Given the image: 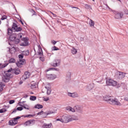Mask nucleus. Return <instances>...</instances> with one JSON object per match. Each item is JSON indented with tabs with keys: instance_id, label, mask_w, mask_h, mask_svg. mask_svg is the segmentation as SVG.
I'll list each match as a JSON object with an SVG mask.
<instances>
[{
	"instance_id": "nucleus-19",
	"label": "nucleus",
	"mask_w": 128,
	"mask_h": 128,
	"mask_svg": "<svg viewBox=\"0 0 128 128\" xmlns=\"http://www.w3.org/2000/svg\"><path fill=\"white\" fill-rule=\"evenodd\" d=\"M104 100L106 102H108V104H110V102H112V98L110 96L106 95L104 96Z\"/></svg>"
},
{
	"instance_id": "nucleus-53",
	"label": "nucleus",
	"mask_w": 128,
	"mask_h": 128,
	"mask_svg": "<svg viewBox=\"0 0 128 128\" xmlns=\"http://www.w3.org/2000/svg\"><path fill=\"white\" fill-rule=\"evenodd\" d=\"M116 86L117 88H120V86H122V85L120 84H118V82H117V84Z\"/></svg>"
},
{
	"instance_id": "nucleus-14",
	"label": "nucleus",
	"mask_w": 128,
	"mask_h": 128,
	"mask_svg": "<svg viewBox=\"0 0 128 128\" xmlns=\"http://www.w3.org/2000/svg\"><path fill=\"white\" fill-rule=\"evenodd\" d=\"M46 77L48 80H54V78H56V76L52 74H46Z\"/></svg>"
},
{
	"instance_id": "nucleus-49",
	"label": "nucleus",
	"mask_w": 128,
	"mask_h": 128,
	"mask_svg": "<svg viewBox=\"0 0 128 128\" xmlns=\"http://www.w3.org/2000/svg\"><path fill=\"white\" fill-rule=\"evenodd\" d=\"M40 58L42 60V62H44V57L41 56Z\"/></svg>"
},
{
	"instance_id": "nucleus-27",
	"label": "nucleus",
	"mask_w": 128,
	"mask_h": 128,
	"mask_svg": "<svg viewBox=\"0 0 128 128\" xmlns=\"http://www.w3.org/2000/svg\"><path fill=\"white\" fill-rule=\"evenodd\" d=\"M71 76H72V73L70 72H67L66 76V80H70Z\"/></svg>"
},
{
	"instance_id": "nucleus-36",
	"label": "nucleus",
	"mask_w": 128,
	"mask_h": 128,
	"mask_svg": "<svg viewBox=\"0 0 128 128\" xmlns=\"http://www.w3.org/2000/svg\"><path fill=\"white\" fill-rule=\"evenodd\" d=\"M30 100H36V96H31L30 97Z\"/></svg>"
},
{
	"instance_id": "nucleus-50",
	"label": "nucleus",
	"mask_w": 128,
	"mask_h": 128,
	"mask_svg": "<svg viewBox=\"0 0 128 128\" xmlns=\"http://www.w3.org/2000/svg\"><path fill=\"white\" fill-rule=\"evenodd\" d=\"M14 103V100H10L9 102L10 104H12Z\"/></svg>"
},
{
	"instance_id": "nucleus-4",
	"label": "nucleus",
	"mask_w": 128,
	"mask_h": 128,
	"mask_svg": "<svg viewBox=\"0 0 128 128\" xmlns=\"http://www.w3.org/2000/svg\"><path fill=\"white\" fill-rule=\"evenodd\" d=\"M110 104H113L114 106H122V103L118 101V100L116 98H112L110 102Z\"/></svg>"
},
{
	"instance_id": "nucleus-56",
	"label": "nucleus",
	"mask_w": 128,
	"mask_h": 128,
	"mask_svg": "<svg viewBox=\"0 0 128 128\" xmlns=\"http://www.w3.org/2000/svg\"><path fill=\"white\" fill-rule=\"evenodd\" d=\"M124 100H126V102H128V96H125L124 98Z\"/></svg>"
},
{
	"instance_id": "nucleus-5",
	"label": "nucleus",
	"mask_w": 128,
	"mask_h": 128,
	"mask_svg": "<svg viewBox=\"0 0 128 128\" xmlns=\"http://www.w3.org/2000/svg\"><path fill=\"white\" fill-rule=\"evenodd\" d=\"M116 76L119 78V80H122L126 76V73L120 72H117L116 73Z\"/></svg>"
},
{
	"instance_id": "nucleus-42",
	"label": "nucleus",
	"mask_w": 128,
	"mask_h": 128,
	"mask_svg": "<svg viewBox=\"0 0 128 128\" xmlns=\"http://www.w3.org/2000/svg\"><path fill=\"white\" fill-rule=\"evenodd\" d=\"M18 58H20V60H22V58H24V54H20L18 56Z\"/></svg>"
},
{
	"instance_id": "nucleus-34",
	"label": "nucleus",
	"mask_w": 128,
	"mask_h": 128,
	"mask_svg": "<svg viewBox=\"0 0 128 128\" xmlns=\"http://www.w3.org/2000/svg\"><path fill=\"white\" fill-rule=\"evenodd\" d=\"M9 64H12V62H16V60L14 58H12L9 60Z\"/></svg>"
},
{
	"instance_id": "nucleus-28",
	"label": "nucleus",
	"mask_w": 128,
	"mask_h": 128,
	"mask_svg": "<svg viewBox=\"0 0 128 128\" xmlns=\"http://www.w3.org/2000/svg\"><path fill=\"white\" fill-rule=\"evenodd\" d=\"M35 108H38V110H40V108H44V106L42 105L38 104L37 105H36L34 106Z\"/></svg>"
},
{
	"instance_id": "nucleus-63",
	"label": "nucleus",
	"mask_w": 128,
	"mask_h": 128,
	"mask_svg": "<svg viewBox=\"0 0 128 128\" xmlns=\"http://www.w3.org/2000/svg\"><path fill=\"white\" fill-rule=\"evenodd\" d=\"M9 52L10 54H12V50L11 49H9Z\"/></svg>"
},
{
	"instance_id": "nucleus-30",
	"label": "nucleus",
	"mask_w": 128,
	"mask_h": 128,
	"mask_svg": "<svg viewBox=\"0 0 128 128\" xmlns=\"http://www.w3.org/2000/svg\"><path fill=\"white\" fill-rule=\"evenodd\" d=\"M24 110L22 107H18L17 108L16 110H14L12 113L13 114V112H16V110Z\"/></svg>"
},
{
	"instance_id": "nucleus-43",
	"label": "nucleus",
	"mask_w": 128,
	"mask_h": 128,
	"mask_svg": "<svg viewBox=\"0 0 128 128\" xmlns=\"http://www.w3.org/2000/svg\"><path fill=\"white\" fill-rule=\"evenodd\" d=\"M122 86L124 90H126V84H122Z\"/></svg>"
},
{
	"instance_id": "nucleus-41",
	"label": "nucleus",
	"mask_w": 128,
	"mask_h": 128,
	"mask_svg": "<svg viewBox=\"0 0 128 128\" xmlns=\"http://www.w3.org/2000/svg\"><path fill=\"white\" fill-rule=\"evenodd\" d=\"M13 42H15V44H18V42H20V39L18 38H15L14 40H13Z\"/></svg>"
},
{
	"instance_id": "nucleus-40",
	"label": "nucleus",
	"mask_w": 128,
	"mask_h": 128,
	"mask_svg": "<svg viewBox=\"0 0 128 128\" xmlns=\"http://www.w3.org/2000/svg\"><path fill=\"white\" fill-rule=\"evenodd\" d=\"M60 49L56 46H54L52 48V50H58Z\"/></svg>"
},
{
	"instance_id": "nucleus-7",
	"label": "nucleus",
	"mask_w": 128,
	"mask_h": 128,
	"mask_svg": "<svg viewBox=\"0 0 128 128\" xmlns=\"http://www.w3.org/2000/svg\"><path fill=\"white\" fill-rule=\"evenodd\" d=\"M8 36H9V38L10 40L14 42V40H16V34H12V32H8Z\"/></svg>"
},
{
	"instance_id": "nucleus-45",
	"label": "nucleus",
	"mask_w": 128,
	"mask_h": 128,
	"mask_svg": "<svg viewBox=\"0 0 128 128\" xmlns=\"http://www.w3.org/2000/svg\"><path fill=\"white\" fill-rule=\"evenodd\" d=\"M6 16L4 15L3 16H2L1 20H6Z\"/></svg>"
},
{
	"instance_id": "nucleus-20",
	"label": "nucleus",
	"mask_w": 128,
	"mask_h": 128,
	"mask_svg": "<svg viewBox=\"0 0 128 128\" xmlns=\"http://www.w3.org/2000/svg\"><path fill=\"white\" fill-rule=\"evenodd\" d=\"M38 84L36 82H34V81L31 82V88H32V90H34V88H36Z\"/></svg>"
},
{
	"instance_id": "nucleus-57",
	"label": "nucleus",
	"mask_w": 128,
	"mask_h": 128,
	"mask_svg": "<svg viewBox=\"0 0 128 128\" xmlns=\"http://www.w3.org/2000/svg\"><path fill=\"white\" fill-rule=\"evenodd\" d=\"M12 70V68H10L8 70L7 72L9 73Z\"/></svg>"
},
{
	"instance_id": "nucleus-48",
	"label": "nucleus",
	"mask_w": 128,
	"mask_h": 128,
	"mask_svg": "<svg viewBox=\"0 0 128 128\" xmlns=\"http://www.w3.org/2000/svg\"><path fill=\"white\" fill-rule=\"evenodd\" d=\"M5 76H8V78H10V73L7 72Z\"/></svg>"
},
{
	"instance_id": "nucleus-26",
	"label": "nucleus",
	"mask_w": 128,
	"mask_h": 128,
	"mask_svg": "<svg viewBox=\"0 0 128 128\" xmlns=\"http://www.w3.org/2000/svg\"><path fill=\"white\" fill-rule=\"evenodd\" d=\"M52 128V124H44L42 126V128Z\"/></svg>"
},
{
	"instance_id": "nucleus-23",
	"label": "nucleus",
	"mask_w": 128,
	"mask_h": 128,
	"mask_svg": "<svg viewBox=\"0 0 128 128\" xmlns=\"http://www.w3.org/2000/svg\"><path fill=\"white\" fill-rule=\"evenodd\" d=\"M94 88V84H89L87 86L86 90H92Z\"/></svg>"
},
{
	"instance_id": "nucleus-32",
	"label": "nucleus",
	"mask_w": 128,
	"mask_h": 128,
	"mask_svg": "<svg viewBox=\"0 0 128 128\" xmlns=\"http://www.w3.org/2000/svg\"><path fill=\"white\" fill-rule=\"evenodd\" d=\"M4 88V84L2 83H0V92H2Z\"/></svg>"
},
{
	"instance_id": "nucleus-21",
	"label": "nucleus",
	"mask_w": 128,
	"mask_h": 128,
	"mask_svg": "<svg viewBox=\"0 0 128 128\" xmlns=\"http://www.w3.org/2000/svg\"><path fill=\"white\" fill-rule=\"evenodd\" d=\"M72 120H78V118L76 116L70 115V122Z\"/></svg>"
},
{
	"instance_id": "nucleus-62",
	"label": "nucleus",
	"mask_w": 128,
	"mask_h": 128,
	"mask_svg": "<svg viewBox=\"0 0 128 128\" xmlns=\"http://www.w3.org/2000/svg\"><path fill=\"white\" fill-rule=\"evenodd\" d=\"M28 96L26 95V96H24V98H28Z\"/></svg>"
},
{
	"instance_id": "nucleus-12",
	"label": "nucleus",
	"mask_w": 128,
	"mask_h": 128,
	"mask_svg": "<svg viewBox=\"0 0 128 128\" xmlns=\"http://www.w3.org/2000/svg\"><path fill=\"white\" fill-rule=\"evenodd\" d=\"M75 112H80V114H82V108L80 106H74Z\"/></svg>"
},
{
	"instance_id": "nucleus-1",
	"label": "nucleus",
	"mask_w": 128,
	"mask_h": 128,
	"mask_svg": "<svg viewBox=\"0 0 128 128\" xmlns=\"http://www.w3.org/2000/svg\"><path fill=\"white\" fill-rule=\"evenodd\" d=\"M57 122H61L66 124L70 122V115L65 114L62 116L60 118L56 119Z\"/></svg>"
},
{
	"instance_id": "nucleus-17",
	"label": "nucleus",
	"mask_w": 128,
	"mask_h": 128,
	"mask_svg": "<svg viewBox=\"0 0 128 128\" xmlns=\"http://www.w3.org/2000/svg\"><path fill=\"white\" fill-rule=\"evenodd\" d=\"M66 110H67V112H76L74 107L72 108L70 106H68L66 108Z\"/></svg>"
},
{
	"instance_id": "nucleus-16",
	"label": "nucleus",
	"mask_w": 128,
	"mask_h": 128,
	"mask_svg": "<svg viewBox=\"0 0 128 128\" xmlns=\"http://www.w3.org/2000/svg\"><path fill=\"white\" fill-rule=\"evenodd\" d=\"M45 88L47 91V94H52V89L50 88V85L48 84V86H45Z\"/></svg>"
},
{
	"instance_id": "nucleus-33",
	"label": "nucleus",
	"mask_w": 128,
	"mask_h": 128,
	"mask_svg": "<svg viewBox=\"0 0 128 128\" xmlns=\"http://www.w3.org/2000/svg\"><path fill=\"white\" fill-rule=\"evenodd\" d=\"M85 8L87 10H92V6L88 4H85Z\"/></svg>"
},
{
	"instance_id": "nucleus-13",
	"label": "nucleus",
	"mask_w": 128,
	"mask_h": 128,
	"mask_svg": "<svg viewBox=\"0 0 128 128\" xmlns=\"http://www.w3.org/2000/svg\"><path fill=\"white\" fill-rule=\"evenodd\" d=\"M124 16V13L122 12H117L115 15V18L120 20Z\"/></svg>"
},
{
	"instance_id": "nucleus-31",
	"label": "nucleus",
	"mask_w": 128,
	"mask_h": 128,
	"mask_svg": "<svg viewBox=\"0 0 128 128\" xmlns=\"http://www.w3.org/2000/svg\"><path fill=\"white\" fill-rule=\"evenodd\" d=\"M38 54L39 56H42L44 53L42 52V49L41 48H38Z\"/></svg>"
},
{
	"instance_id": "nucleus-51",
	"label": "nucleus",
	"mask_w": 128,
	"mask_h": 128,
	"mask_svg": "<svg viewBox=\"0 0 128 128\" xmlns=\"http://www.w3.org/2000/svg\"><path fill=\"white\" fill-rule=\"evenodd\" d=\"M44 114V111L42 110L40 112H38L37 114L38 116H40V114Z\"/></svg>"
},
{
	"instance_id": "nucleus-58",
	"label": "nucleus",
	"mask_w": 128,
	"mask_h": 128,
	"mask_svg": "<svg viewBox=\"0 0 128 128\" xmlns=\"http://www.w3.org/2000/svg\"><path fill=\"white\" fill-rule=\"evenodd\" d=\"M16 120H20V116H17L16 118H14Z\"/></svg>"
},
{
	"instance_id": "nucleus-22",
	"label": "nucleus",
	"mask_w": 128,
	"mask_h": 128,
	"mask_svg": "<svg viewBox=\"0 0 128 128\" xmlns=\"http://www.w3.org/2000/svg\"><path fill=\"white\" fill-rule=\"evenodd\" d=\"M13 72L15 74H20V70L18 68L13 69Z\"/></svg>"
},
{
	"instance_id": "nucleus-3",
	"label": "nucleus",
	"mask_w": 128,
	"mask_h": 128,
	"mask_svg": "<svg viewBox=\"0 0 128 128\" xmlns=\"http://www.w3.org/2000/svg\"><path fill=\"white\" fill-rule=\"evenodd\" d=\"M107 86H116L118 84V82L112 79H108L106 80Z\"/></svg>"
},
{
	"instance_id": "nucleus-39",
	"label": "nucleus",
	"mask_w": 128,
	"mask_h": 128,
	"mask_svg": "<svg viewBox=\"0 0 128 128\" xmlns=\"http://www.w3.org/2000/svg\"><path fill=\"white\" fill-rule=\"evenodd\" d=\"M22 54L24 56H28V54H30V52H28V50H27L26 52H24Z\"/></svg>"
},
{
	"instance_id": "nucleus-37",
	"label": "nucleus",
	"mask_w": 128,
	"mask_h": 128,
	"mask_svg": "<svg viewBox=\"0 0 128 128\" xmlns=\"http://www.w3.org/2000/svg\"><path fill=\"white\" fill-rule=\"evenodd\" d=\"M6 112V108H2L0 110V114H3V112Z\"/></svg>"
},
{
	"instance_id": "nucleus-46",
	"label": "nucleus",
	"mask_w": 128,
	"mask_h": 128,
	"mask_svg": "<svg viewBox=\"0 0 128 128\" xmlns=\"http://www.w3.org/2000/svg\"><path fill=\"white\" fill-rule=\"evenodd\" d=\"M18 38H22V33L18 34Z\"/></svg>"
},
{
	"instance_id": "nucleus-38",
	"label": "nucleus",
	"mask_w": 128,
	"mask_h": 128,
	"mask_svg": "<svg viewBox=\"0 0 128 128\" xmlns=\"http://www.w3.org/2000/svg\"><path fill=\"white\" fill-rule=\"evenodd\" d=\"M12 122H13V126H16L18 124V120H15L14 118L12 120Z\"/></svg>"
},
{
	"instance_id": "nucleus-54",
	"label": "nucleus",
	"mask_w": 128,
	"mask_h": 128,
	"mask_svg": "<svg viewBox=\"0 0 128 128\" xmlns=\"http://www.w3.org/2000/svg\"><path fill=\"white\" fill-rule=\"evenodd\" d=\"M51 42L52 44H56V42L54 40H52Z\"/></svg>"
},
{
	"instance_id": "nucleus-24",
	"label": "nucleus",
	"mask_w": 128,
	"mask_h": 128,
	"mask_svg": "<svg viewBox=\"0 0 128 128\" xmlns=\"http://www.w3.org/2000/svg\"><path fill=\"white\" fill-rule=\"evenodd\" d=\"M9 80H10V77L8 76H4L2 77V80L4 82H8Z\"/></svg>"
},
{
	"instance_id": "nucleus-44",
	"label": "nucleus",
	"mask_w": 128,
	"mask_h": 128,
	"mask_svg": "<svg viewBox=\"0 0 128 128\" xmlns=\"http://www.w3.org/2000/svg\"><path fill=\"white\" fill-rule=\"evenodd\" d=\"M50 100V98L48 97V98H43V100H44V102H48V100Z\"/></svg>"
},
{
	"instance_id": "nucleus-47",
	"label": "nucleus",
	"mask_w": 128,
	"mask_h": 128,
	"mask_svg": "<svg viewBox=\"0 0 128 128\" xmlns=\"http://www.w3.org/2000/svg\"><path fill=\"white\" fill-rule=\"evenodd\" d=\"M9 124H10V126H14V123H13L12 120H10L9 121Z\"/></svg>"
},
{
	"instance_id": "nucleus-18",
	"label": "nucleus",
	"mask_w": 128,
	"mask_h": 128,
	"mask_svg": "<svg viewBox=\"0 0 128 128\" xmlns=\"http://www.w3.org/2000/svg\"><path fill=\"white\" fill-rule=\"evenodd\" d=\"M24 102H20L18 104L20 106L25 108V110H30V107H28V105L24 104Z\"/></svg>"
},
{
	"instance_id": "nucleus-35",
	"label": "nucleus",
	"mask_w": 128,
	"mask_h": 128,
	"mask_svg": "<svg viewBox=\"0 0 128 128\" xmlns=\"http://www.w3.org/2000/svg\"><path fill=\"white\" fill-rule=\"evenodd\" d=\"M54 114V112L50 111L48 112H44V114H45V116H48V114Z\"/></svg>"
},
{
	"instance_id": "nucleus-15",
	"label": "nucleus",
	"mask_w": 128,
	"mask_h": 128,
	"mask_svg": "<svg viewBox=\"0 0 128 128\" xmlns=\"http://www.w3.org/2000/svg\"><path fill=\"white\" fill-rule=\"evenodd\" d=\"M68 96L71 98H78V94L76 92L71 93L70 92H68Z\"/></svg>"
},
{
	"instance_id": "nucleus-8",
	"label": "nucleus",
	"mask_w": 128,
	"mask_h": 128,
	"mask_svg": "<svg viewBox=\"0 0 128 128\" xmlns=\"http://www.w3.org/2000/svg\"><path fill=\"white\" fill-rule=\"evenodd\" d=\"M16 64L18 68H22V65L26 64V60L23 59H20L19 61L16 63Z\"/></svg>"
},
{
	"instance_id": "nucleus-52",
	"label": "nucleus",
	"mask_w": 128,
	"mask_h": 128,
	"mask_svg": "<svg viewBox=\"0 0 128 128\" xmlns=\"http://www.w3.org/2000/svg\"><path fill=\"white\" fill-rule=\"evenodd\" d=\"M56 70V68H49L46 70V72H50V70Z\"/></svg>"
},
{
	"instance_id": "nucleus-25",
	"label": "nucleus",
	"mask_w": 128,
	"mask_h": 128,
	"mask_svg": "<svg viewBox=\"0 0 128 128\" xmlns=\"http://www.w3.org/2000/svg\"><path fill=\"white\" fill-rule=\"evenodd\" d=\"M89 26H90V28H94V22L92 19H90Z\"/></svg>"
},
{
	"instance_id": "nucleus-60",
	"label": "nucleus",
	"mask_w": 128,
	"mask_h": 128,
	"mask_svg": "<svg viewBox=\"0 0 128 128\" xmlns=\"http://www.w3.org/2000/svg\"><path fill=\"white\" fill-rule=\"evenodd\" d=\"M34 116V114H29V118H32Z\"/></svg>"
},
{
	"instance_id": "nucleus-64",
	"label": "nucleus",
	"mask_w": 128,
	"mask_h": 128,
	"mask_svg": "<svg viewBox=\"0 0 128 128\" xmlns=\"http://www.w3.org/2000/svg\"><path fill=\"white\" fill-rule=\"evenodd\" d=\"M50 14H52L53 16H54V14L52 13V12H50Z\"/></svg>"
},
{
	"instance_id": "nucleus-11",
	"label": "nucleus",
	"mask_w": 128,
	"mask_h": 128,
	"mask_svg": "<svg viewBox=\"0 0 128 128\" xmlns=\"http://www.w3.org/2000/svg\"><path fill=\"white\" fill-rule=\"evenodd\" d=\"M30 73L28 72H24V74L22 76V80H28V78H30Z\"/></svg>"
},
{
	"instance_id": "nucleus-59",
	"label": "nucleus",
	"mask_w": 128,
	"mask_h": 128,
	"mask_svg": "<svg viewBox=\"0 0 128 128\" xmlns=\"http://www.w3.org/2000/svg\"><path fill=\"white\" fill-rule=\"evenodd\" d=\"M8 66V64H4V65L2 66V68H6Z\"/></svg>"
},
{
	"instance_id": "nucleus-9",
	"label": "nucleus",
	"mask_w": 128,
	"mask_h": 128,
	"mask_svg": "<svg viewBox=\"0 0 128 128\" xmlns=\"http://www.w3.org/2000/svg\"><path fill=\"white\" fill-rule=\"evenodd\" d=\"M60 64V60L56 59L54 60L53 62L52 63V66H58Z\"/></svg>"
},
{
	"instance_id": "nucleus-61",
	"label": "nucleus",
	"mask_w": 128,
	"mask_h": 128,
	"mask_svg": "<svg viewBox=\"0 0 128 128\" xmlns=\"http://www.w3.org/2000/svg\"><path fill=\"white\" fill-rule=\"evenodd\" d=\"M24 118H30V116H29V114H28V115L24 116Z\"/></svg>"
},
{
	"instance_id": "nucleus-10",
	"label": "nucleus",
	"mask_w": 128,
	"mask_h": 128,
	"mask_svg": "<svg viewBox=\"0 0 128 128\" xmlns=\"http://www.w3.org/2000/svg\"><path fill=\"white\" fill-rule=\"evenodd\" d=\"M36 120H28L24 123V126H30V124H34Z\"/></svg>"
},
{
	"instance_id": "nucleus-6",
	"label": "nucleus",
	"mask_w": 128,
	"mask_h": 128,
	"mask_svg": "<svg viewBox=\"0 0 128 128\" xmlns=\"http://www.w3.org/2000/svg\"><path fill=\"white\" fill-rule=\"evenodd\" d=\"M22 42L20 44V46H26L28 45V38H23L22 39Z\"/></svg>"
},
{
	"instance_id": "nucleus-29",
	"label": "nucleus",
	"mask_w": 128,
	"mask_h": 128,
	"mask_svg": "<svg viewBox=\"0 0 128 128\" xmlns=\"http://www.w3.org/2000/svg\"><path fill=\"white\" fill-rule=\"evenodd\" d=\"M72 54H76V52H78V50H76L74 48H72Z\"/></svg>"
},
{
	"instance_id": "nucleus-2",
	"label": "nucleus",
	"mask_w": 128,
	"mask_h": 128,
	"mask_svg": "<svg viewBox=\"0 0 128 128\" xmlns=\"http://www.w3.org/2000/svg\"><path fill=\"white\" fill-rule=\"evenodd\" d=\"M22 30L20 26H18L16 24L14 23L12 28H8V32H21Z\"/></svg>"
},
{
	"instance_id": "nucleus-55",
	"label": "nucleus",
	"mask_w": 128,
	"mask_h": 128,
	"mask_svg": "<svg viewBox=\"0 0 128 128\" xmlns=\"http://www.w3.org/2000/svg\"><path fill=\"white\" fill-rule=\"evenodd\" d=\"M32 10L33 12L32 16H36V12L34 10Z\"/></svg>"
}]
</instances>
